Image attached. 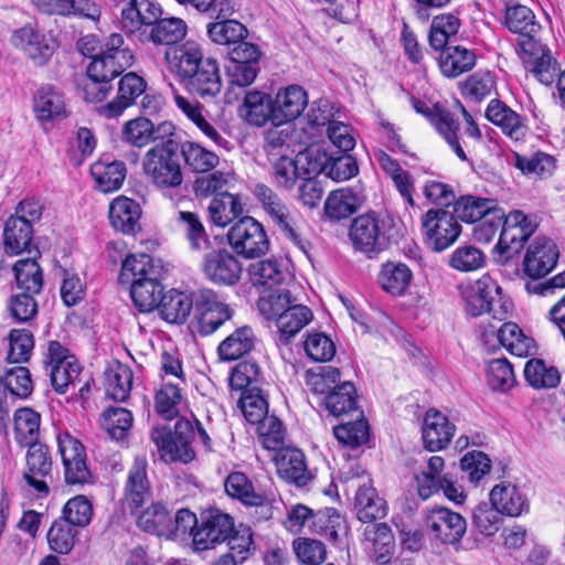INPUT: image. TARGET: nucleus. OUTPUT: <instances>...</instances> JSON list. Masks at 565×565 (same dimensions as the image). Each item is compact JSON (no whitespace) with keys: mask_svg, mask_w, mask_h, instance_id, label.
Segmentation results:
<instances>
[{"mask_svg":"<svg viewBox=\"0 0 565 565\" xmlns=\"http://www.w3.org/2000/svg\"><path fill=\"white\" fill-rule=\"evenodd\" d=\"M307 105L308 94L300 85L279 88L274 98V124L279 126L298 118Z\"/></svg>","mask_w":565,"mask_h":565,"instance_id":"b1692460","label":"nucleus"},{"mask_svg":"<svg viewBox=\"0 0 565 565\" xmlns=\"http://www.w3.org/2000/svg\"><path fill=\"white\" fill-rule=\"evenodd\" d=\"M188 33V25L181 18L158 19L151 26L149 40L156 45L177 46Z\"/></svg>","mask_w":565,"mask_h":565,"instance_id":"49530a36","label":"nucleus"},{"mask_svg":"<svg viewBox=\"0 0 565 565\" xmlns=\"http://www.w3.org/2000/svg\"><path fill=\"white\" fill-rule=\"evenodd\" d=\"M175 224L193 250H203L210 245V237L199 214L190 211H179Z\"/></svg>","mask_w":565,"mask_h":565,"instance_id":"de8ad7c7","label":"nucleus"},{"mask_svg":"<svg viewBox=\"0 0 565 565\" xmlns=\"http://www.w3.org/2000/svg\"><path fill=\"white\" fill-rule=\"evenodd\" d=\"M161 268L147 254L129 255L122 262L119 281L130 285V296L140 312L154 310L163 296Z\"/></svg>","mask_w":565,"mask_h":565,"instance_id":"f03ea898","label":"nucleus"},{"mask_svg":"<svg viewBox=\"0 0 565 565\" xmlns=\"http://www.w3.org/2000/svg\"><path fill=\"white\" fill-rule=\"evenodd\" d=\"M10 43L36 66L45 65L56 49L54 39L43 32L36 23H26L14 30Z\"/></svg>","mask_w":565,"mask_h":565,"instance_id":"9b49d317","label":"nucleus"},{"mask_svg":"<svg viewBox=\"0 0 565 565\" xmlns=\"http://www.w3.org/2000/svg\"><path fill=\"white\" fill-rule=\"evenodd\" d=\"M164 60L190 94L203 100H212L221 94L223 79L218 62L204 56L199 43L186 41L169 49Z\"/></svg>","mask_w":565,"mask_h":565,"instance_id":"f257e3e1","label":"nucleus"},{"mask_svg":"<svg viewBox=\"0 0 565 565\" xmlns=\"http://www.w3.org/2000/svg\"><path fill=\"white\" fill-rule=\"evenodd\" d=\"M231 15L224 18H213V21L206 24L207 38L217 45L233 46L248 35L247 28Z\"/></svg>","mask_w":565,"mask_h":565,"instance_id":"ea45409f","label":"nucleus"},{"mask_svg":"<svg viewBox=\"0 0 565 565\" xmlns=\"http://www.w3.org/2000/svg\"><path fill=\"white\" fill-rule=\"evenodd\" d=\"M502 513L494 497L480 502L473 511V525L486 536L495 534L501 526Z\"/></svg>","mask_w":565,"mask_h":565,"instance_id":"13d9d810","label":"nucleus"},{"mask_svg":"<svg viewBox=\"0 0 565 565\" xmlns=\"http://www.w3.org/2000/svg\"><path fill=\"white\" fill-rule=\"evenodd\" d=\"M535 225L521 211H513L503 216L501 233L495 248L508 258L519 253L527 238L534 233Z\"/></svg>","mask_w":565,"mask_h":565,"instance_id":"2eb2a0df","label":"nucleus"},{"mask_svg":"<svg viewBox=\"0 0 565 565\" xmlns=\"http://www.w3.org/2000/svg\"><path fill=\"white\" fill-rule=\"evenodd\" d=\"M146 87L147 83L141 76L134 72L126 73L119 81L117 97L100 106L98 113L108 119L119 117L145 93Z\"/></svg>","mask_w":565,"mask_h":565,"instance_id":"4be33fe9","label":"nucleus"},{"mask_svg":"<svg viewBox=\"0 0 565 565\" xmlns=\"http://www.w3.org/2000/svg\"><path fill=\"white\" fill-rule=\"evenodd\" d=\"M440 51L438 65L445 77L456 78L471 71L476 65L477 56L472 50L455 45Z\"/></svg>","mask_w":565,"mask_h":565,"instance_id":"c9c22d12","label":"nucleus"},{"mask_svg":"<svg viewBox=\"0 0 565 565\" xmlns=\"http://www.w3.org/2000/svg\"><path fill=\"white\" fill-rule=\"evenodd\" d=\"M35 118L44 126L47 122L60 121L68 117L64 94L53 85H42L33 96Z\"/></svg>","mask_w":565,"mask_h":565,"instance_id":"a211bd4d","label":"nucleus"},{"mask_svg":"<svg viewBox=\"0 0 565 565\" xmlns=\"http://www.w3.org/2000/svg\"><path fill=\"white\" fill-rule=\"evenodd\" d=\"M486 117L511 139L520 140L526 134L527 128L522 117L499 99L489 103Z\"/></svg>","mask_w":565,"mask_h":565,"instance_id":"72a5a7b5","label":"nucleus"},{"mask_svg":"<svg viewBox=\"0 0 565 565\" xmlns=\"http://www.w3.org/2000/svg\"><path fill=\"white\" fill-rule=\"evenodd\" d=\"M179 385V383L167 382L156 393L154 408L164 419H172L179 414V406L183 398Z\"/></svg>","mask_w":565,"mask_h":565,"instance_id":"680f3d73","label":"nucleus"},{"mask_svg":"<svg viewBox=\"0 0 565 565\" xmlns=\"http://www.w3.org/2000/svg\"><path fill=\"white\" fill-rule=\"evenodd\" d=\"M445 460L440 456H433L427 463V470L417 475L418 494H458L455 483L447 476H441Z\"/></svg>","mask_w":565,"mask_h":565,"instance_id":"c756f323","label":"nucleus"},{"mask_svg":"<svg viewBox=\"0 0 565 565\" xmlns=\"http://www.w3.org/2000/svg\"><path fill=\"white\" fill-rule=\"evenodd\" d=\"M460 25L459 18L452 13H443L434 17L428 34L430 47L435 51L447 47L450 38L458 33Z\"/></svg>","mask_w":565,"mask_h":565,"instance_id":"4d7b16f0","label":"nucleus"},{"mask_svg":"<svg viewBox=\"0 0 565 565\" xmlns=\"http://www.w3.org/2000/svg\"><path fill=\"white\" fill-rule=\"evenodd\" d=\"M315 149H307L300 152L295 159L281 156L271 166V177L278 188L290 190L295 186L298 179L306 175H313L307 172V168L313 162Z\"/></svg>","mask_w":565,"mask_h":565,"instance_id":"6ab92c4d","label":"nucleus"},{"mask_svg":"<svg viewBox=\"0 0 565 565\" xmlns=\"http://www.w3.org/2000/svg\"><path fill=\"white\" fill-rule=\"evenodd\" d=\"M193 436V424L186 418H179L173 430L167 425L156 426L150 435L163 460H178L184 463L192 461L195 457L191 446Z\"/></svg>","mask_w":565,"mask_h":565,"instance_id":"20e7f679","label":"nucleus"},{"mask_svg":"<svg viewBox=\"0 0 565 565\" xmlns=\"http://www.w3.org/2000/svg\"><path fill=\"white\" fill-rule=\"evenodd\" d=\"M136 61L134 51L121 33L103 38L100 51L90 61V72L97 78H116L130 68Z\"/></svg>","mask_w":565,"mask_h":565,"instance_id":"39448f33","label":"nucleus"},{"mask_svg":"<svg viewBox=\"0 0 565 565\" xmlns=\"http://www.w3.org/2000/svg\"><path fill=\"white\" fill-rule=\"evenodd\" d=\"M161 8L151 0H130L121 11L122 28L134 33L142 25H150L160 18Z\"/></svg>","mask_w":565,"mask_h":565,"instance_id":"f704fd0d","label":"nucleus"},{"mask_svg":"<svg viewBox=\"0 0 565 565\" xmlns=\"http://www.w3.org/2000/svg\"><path fill=\"white\" fill-rule=\"evenodd\" d=\"M234 531L231 515L218 509H207L200 515V526L194 533V550L206 551L226 541Z\"/></svg>","mask_w":565,"mask_h":565,"instance_id":"4468645a","label":"nucleus"},{"mask_svg":"<svg viewBox=\"0 0 565 565\" xmlns=\"http://www.w3.org/2000/svg\"><path fill=\"white\" fill-rule=\"evenodd\" d=\"M78 532L66 521H55L47 532V543L52 551L57 554H68L76 542Z\"/></svg>","mask_w":565,"mask_h":565,"instance_id":"69168bd1","label":"nucleus"},{"mask_svg":"<svg viewBox=\"0 0 565 565\" xmlns=\"http://www.w3.org/2000/svg\"><path fill=\"white\" fill-rule=\"evenodd\" d=\"M207 211L213 224L225 227L239 217L244 209L238 195L221 192L212 199Z\"/></svg>","mask_w":565,"mask_h":565,"instance_id":"a18cd8bd","label":"nucleus"},{"mask_svg":"<svg viewBox=\"0 0 565 565\" xmlns=\"http://www.w3.org/2000/svg\"><path fill=\"white\" fill-rule=\"evenodd\" d=\"M427 526L441 543L455 544L466 533L467 523L459 513L447 508H437L428 514Z\"/></svg>","mask_w":565,"mask_h":565,"instance_id":"412c9836","label":"nucleus"},{"mask_svg":"<svg viewBox=\"0 0 565 565\" xmlns=\"http://www.w3.org/2000/svg\"><path fill=\"white\" fill-rule=\"evenodd\" d=\"M465 309L471 317L486 312L497 315L495 305L501 302V287L490 275H482L465 292Z\"/></svg>","mask_w":565,"mask_h":565,"instance_id":"dca6fc26","label":"nucleus"},{"mask_svg":"<svg viewBox=\"0 0 565 565\" xmlns=\"http://www.w3.org/2000/svg\"><path fill=\"white\" fill-rule=\"evenodd\" d=\"M205 278L220 286H233L241 279L243 265L237 256L227 248L207 252L202 259Z\"/></svg>","mask_w":565,"mask_h":565,"instance_id":"f8f14e48","label":"nucleus"},{"mask_svg":"<svg viewBox=\"0 0 565 565\" xmlns=\"http://www.w3.org/2000/svg\"><path fill=\"white\" fill-rule=\"evenodd\" d=\"M239 115L248 124L257 127L264 126L269 120L274 122V99L266 93L250 90L244 97Z\"/></svg>","mask_w":565,"mask_h":565,"instance_id":"e433bc0d","label":"nucleus"},{"mask_svg":"<svg viewBox=\"0 0 565 565\" xmlns=\"http://www.w3.org/2000/svg\"><path fill=\"white\" fill-rule=\"evenodd\" d=\"M198 331L202 335L215 332L233 316V309L222 301L212 289L196 290Z\"/></svg>","mask_w":565,"mask_h":565,"instance_id":"ddd939ff","label":"nucleus"},{"mask_svg":"<svg viewBox=\"0 0 565 565\" xmlns=\"http://www.w3.org/2000/svg\"><path fill=\"white\" fill-rule=\"evenodd\" d=\"M90 175L99 191L109 193L121 188L127 175V168L122 161L100 159L92 164Z\"/></svg>","mask_w":565,"mask_h":565,"instance_id":"4c0bfd02","label":"nucleus"},{"mask_svg":"<svg viewBox=\"0 0 565 565\" xmlns=\"http://www.w3.org/2000/svg\"><path fill=\"white\" fill-rule=\"evenodd\" d=\"M56 440L64 465L66 483L71 486L94 483V477L86 466V452L83 444L66 430L60 431Z\"/></svg>","mask_w":565,"mask_h":565,"instance_id":"6e6552de","label":"nucleus"},{"mask_svg":"<svg viewBox=\"0 0 565 565\" xmlns=\"http://www.w3.org/2000/svg\"><path fill=\"white\" fill-rule=\"evenodd\" d=\"M185 166L195 173H206L220 164V157L213 150L196 141L186 140L180 146Z\"/></svg>","mask_w":565,"mask_h":565,"instance_id":"c03bdc74","label":"nucleus"},{"mask_svg":"<svg viewBox=\"0 0 565 565\" xmlns=\"http://www.w3.org/2000/svg\"><path fill=\"white\" fill-rule=\"evenodd\" d=\"M40 429V415L31 408H20L14 414V433L22 445L36 441Z\"/></svg>","mask_w":565,"mask_h":565,"instance_id":"774afa93","label":"nucleus"},{"mask_svg":"<svg viewBox=\"0 0 565 565\" xmlns=\"http://www.w3.org/2000/svg\"><path fill=\"white\" fill-rule=\"evenodd\" d=\"M145 504L143 497H134L130 508L137 515L138 525L150 533L162 535L171 531V519L167 508L160 502H152L143 510L139 511Z\"/></svg>","mask_w":565,"mask_h":565,"instance_id":"bb28decb","label":"nucleus"},{"mask_svg":"<svg viewBox=\"0 0 565 565\" xmlns=\"http://www.w3.org/2000/svg\"><path fill=\"white\" fill-rule=\"evenodd\" d=\"M248 275L252 285L263 291L275 289L284 284L288 277L282 265L276 259H264L250 264Z\"/></svg>","mask_w":565,"mask_h":565,"instance_id":"58836bf2","label":"nucleus"},{"mask_svg":"<svg viewBox=\"0 0 565 565\" xmlns=\"http://www.w3.org/2000/svg\"><path fill=\"white\" fill-rule=\"evenodd\" d=\"M173 99L178 109L181 110L186 118L191 120L195 127L216 147L225 150H230L232 148L231 141L227 140L217 130V128L209 121L204 106L200 102L182 96L179 93H174Z\"/></svg>","mask_w":565,"mask_h":565,"instance_id":"5701e85b","label":"nucleus"},{"mask_svg":"<svg viewBox=\"0 0 565 565\" xmlns=\"http://www.w3.org/2000/svg\"><path fill=\"white\" fill-rule=\"evenodd\" d=\"M109 221L116 231L135 234L140 231L141 207L139 203L127 196L114 199L109 205Z\"/></svg>","mask_w":565,"mask_h":565,"instance_id":"473e14b6","label":"nucleus"},{"mask_svg":"<svg viewBox=\"0 0 565 565\" xmlns=\"http://www.w3.org/2000/svg\"><path fill=\"white\" fill-rule=\"evenodd\" d=\"M362 205V199L350 189L332 191L324 202V213L334 221L352 215Z\"/></svg>","mask_w":565,"mask_h":565,"instance_id":"8fccbe9b","label":"nucleus"},{"mask_svg":"<svg viewBox=\"0 0 565 565\" xmlns=\"http://www.w3.org/2000/svg\"><path fill=\"white\" fill-rule=\"evenodd\" d=\"M456 427L437 409L427 411L423 424V441L429 451H438L448 446Z\"/></svg>","mask_w":565,"mask_h":565,"instance_id":"a878e982","label":"nucleus"},{"mask_svg":"<svg viewBox=\"0 0 565 565\" xmlns=\"http://www.w3.org/2000/svg\"><path fill=\"white\" fill-rule=\"evenodd\" d=\"M132 372L121 363L108 367L105 372V388L107 395L117 402H125L131 391Z\"/></svg>","mask_w":565,"mask_h":565,"instance_id":"5fc2aeb1","label":"nucleus"},{"mask_svg":"<svg viewBox=\"0 0 565 565\" xmlns=\"http://www.w3.org/2000/svg\"><path fill=\"white\" fill-rule=\"evenodd\" d=\"M324 405L329 413L335 417L356 411V390L353 383L347 381L334 386L324 396Z\"/></svg>","mask_w":565,"mask_h":565,"instance_id":"864d4df0","label":"nucleus"},{"mask_svg":"<svg viewBox=\"0 0 565 565\" xmlns=\"http://www.w3.org/2000/svg\"><path fill=\"white\" fill-rule=\"evenodd\" d=\"M413 271L403 263L387 262L382 265L379 274V284L382 289L392 296H403L411 287Z\"/></svg>","mask_w":565,"mask_h":565,"instance_id":"37998d69","label":"nucleus"},{"mask_svg":"<svg viewBox=\"0 0 565 565\" xmlns=\"http://www.w3.org/2000/svg\"><path fill=\"white\" fill-rule=\"evenodd\" d=\"M256 337L248 326L237 328L217 348L222 361H235L248 354L255 347Z\"/></svg>","mask_w":565,"mask_h":565,"instance_id":"79ce46f5","label":"nucleus"},{"mask_svg":"<svg viewBox=\"0 0 565 565\" xmlns=\"http://www.w3.org/2000/svg\"><path fill=\"white\" fill-rule=\"evenodd\" d=\"M364 544L379 565L390 563L395 542L391 527L386 523L367 524L364 529Z\"/></svg>","mask_w":565,"mask_h":565,"instance_id":"cd10ccee","label":"nucleus"},{"mask_svg":"<svg viewBox=\"0 0 565 565\" xmlns=\"http://www.w3.org/2000/svg\"><path fill=\"white\" fill-rule=\"evenodd\" d=\"M33 227L19 217H8L2 233V246L6 255L18 256L21 254L41 257L38 245L33 242Z\"/></svg>","mask_w":565,"mask_h":565,"instance_id":"f3484780","label":"nucleus"},{"mask_svg":"<svg viewBox=\"0 0 565 565\" xmlns=\"http://www.w3.org/2000/svg\"><path fill=\"white\" fill-rule=\"evenodd\" d=\"M505 25L520 35H536L541 25L536 21L533 11L522 4L509 7L505 11Z\"/></svg>","mask_w":565,"mask_h":565,"instance_id":"052dcab7","label":"nucleus"},{"mask_svg":"<svg viewBox=\"0 0 565 565\" xmlns=\"http://www.w3.org/2000/svg\"><path fill=\"white\" fill-rule=\"evenodd\" d=\"M142 170L149 182L160 191L174 190L183 183V171L175 141L163 140L143 156Z\"/></svg>","mask_w":565,"mask_h":565,"instance_id":"7ed1b4c3","label":"nucleus"},{"mask_svg":"<svg viewBox=\"0 0 565 565\" xmlns=\"http://www.w3.org/2000/svg\"><path fill=\"white\" fill-rule=\"evenodd\" d=\"M311 319V310L303 305L296 303L294 300L276 320V323L280 334L289 339L307 326Z\"/></svg>","mask_w":565,"mask_h":565,"instance_id":"bf43d9fd","label":"nucleus"},{"mask_svg":"<svg viewBox=\"0 0 565 565\" xmlns=\"http://www.w3.org/2000/svg\"><path fill=\"white\" fill-rule=\"evenodd\" d=\"M333 434L340 443L351 448L372 446V441L369 440V424L364 418L338 425L333 428Z\"/></svg>","mask_w":565,"mask_h":565,"instance_id":"0e129e2a","label":"nucleus"},{"mask_svg":"<svg viewBox=\"0 0 565 565\" xmlns=\"http://www.w3.org/2000/svg\"><path fill=\"white\" fill-rule=\"evenodd\" d=\"M269 291L259 297L257 308L267 320L276 321L295 299L291 297L290 291L286 289H273Z\"/></svg>","mask_w":565,"mask_h":565,"instance_id":"338daca9","label":"nucleus"},{"mask_svg":"<svg viewBox=\"0 0 565 565\" xmlns=\"http://www.w3.org/2000/svg\"><path fill=\"white\" fill-rule=\"evenodd\" d=\"M254 194L279 231L294 244L303 248L298 232L297 215L289 210L280 196L271 188L263 183L255 185Z\"/></svg>","mask_w":565,"mask_h":565,"instance_id":"1a4fd4ad","label":"nucleus"},{"mask_svg":"<svg viewBox=\"0 0 565 565\" xmlns=\"http://www.w3.org/2000/svg\"><path fill=\"white\" fill-rule=\"evenodd\" d=\"M132 414L124 407H108L100 416V425L116 439H124L132 425Z\"/></svg>","mask_w":565,"mask_h":565,"instance_id":"e2e57ef3","label":"nucleus"},{"mask_svg":"<svg viewBox=\"0 0 565 565\" xmlns=\"http://www.w3.org/2000/svg\"><path fill=\"white\" fill-rule=\"evenodd\" d=\"M558 249L550 238H536L527 248L524 257L525 274L537 279L547 275L557 264Z\"/></svg>","mask_w":565,"mask_h":565,"instance_id":"aec40b11","label":"nucleus"},{"mask_svg":"<svg viewBox=\"0 0 565 565\" xmlns=\"http://www.w3.org/2000/svg\"><path fill=\"white\" fill-rule=\"evenodd\" d=\"M278 475L289 483L306 486L311 479L305 455L297 448H282L275 457Z\"/></svg>","mask_w":565,"mask_h":565,"instance_id":"c85d7f7f","label":"nucleus"},{"mask_svg":"<svg viewBox=\"0 0 565 565\" xmlns=\"http://www.w3.org/2000/svg\"><path fill=\"white\" fill-rule=\"evenodd\" d=\"M313 149V162H311L312 164L307 168V172L313 174L323 173L337 182L349 180L358 174L359 167L353 157L340 156L331 158L319 148Z\"/></svg>","mask_w":565,"mask_h":565,"instance_id":"393cba45","label":"nucleus"},{"mask_svg":"<svg viewBox=\"0 0 565 565\" xmlns=\"http://www.w3.org/2000/svg\"><path fill=\"white\" fill-rule=\"evenodd\" d=\"M428 115L431 125L444 137L457 157L460 160L466 161L467 154L462 149L458 137L460 125L458 120L455 119L454 115L448 110L437 107L435 108V111H430Z\"/></svg>","mask_w":565,"mask_h":565,"instance_id":"09e8293b","label":"nucleus"},{"mask_svg":"<svg viewBox=\"0 0 565 565\" xmlns=\"http://www.w3.org/2000/svg\"><path fill=\"white\" fill-rule=\"evenodd\" d=\"M226 237L233 252L246 259L264 256L270 247L263 224L252 216H243L236 221Z\"/></svg>","mask_w":565,"mask_h":565,"instance_id":"423d86ee","label":"nucleus"},{"mask_svg":"<svg viewBox=\"0 0 565 565\" xmlns=\"http://www.w3.org/2000/svg\"><path fill=\"white\" fill-rule=\"evenodd\" d=\"M497 339L511 354L520 358L527 356L534 349L533 339L526 337L514 322L503 323L497 331Z\"/></svg>","mask_w":565,"mask_h":565,"instance_id":"603ef678","label":"nucleus"},{"mask_svg":"<svg viewBox=\"0 0 565 565\" xmlns=\"http://www.w3.org/2000/svg\"><path fill=\"white\" fill-rule=\"evenodd\" d=\"M40 257L31 255L17 260L12 266L15 285L21 292L40 294L44 286L43 270L38 262Z\"/></svg>","mask_w":565,"mask_h":565,"instance_id":"a19ab883","label":"nucleus"},{"mask_svg":"<svg viewBox=\"0 0 565 565\" xmlns=\"http://www.w3.org/2000/svg\"><path fill=\"white\" fill-rule=\"evenodd\" d=\"M422 227L427 246L440 253L459 238L461 225L455 214L446 209H430L422 216Z\"/></svg>","mask_w":565,"mask_h":565,"instance_id":"0eeeda50","label":"nucleus"},{"mask_svg":"<svg viewBox=\"0 0 565 565\" xmlns=\"http://www.w3.org/2000/svg\"><path fill=\"white\" fill-rule=\"evenodd\" d=\"M196 306V291L186 294L177 289L164 292L156 308L160 317L169 323H183Z\"/></svg>","mask_w":565,"mask_h":565,"instance_id":"7c9ffc66","label":"nucleus"},{"mask_svg":"<svg viewBox=\"0 0 565 565\" xmlns=\"http://www.w3.org/2000/svg\"><path fill=\"white\" fill-rule=\"evenodd\" d=\"M524 379L535 390H548L556 387L561 382L557 367L547 365L541 359H531L524 365Z\"/></svg>","mask_w":565,"mask_h":565,"instance_id":"3c124183","label":"nucleus"},{"mask_svg":"<svg viewBox=\"0 0 565 565\" xmlns=\"http://www.w3.org/2000/svg\"><path fill=\"white\" fill-rule=\"evenodd\" d=\"M29 447L26 452V465L29 471L24 478L34 490L43 493L49 492V487L44 480L36 477H45L51 472L52 458L47 446L33 441L26 445Z\"/></svg>","mask_w":565,"mask_h":565,"instance_id":"2f4dec72","label":"nucleus"},{"mask_svg":"<svg viewBox=\"0 0 565 565\" xmlns=\"http://www.w3.org/2000/svg\"><path fill=\"white\" fill-rule=\"evenodd\" d=\"M386 224L376 213L370 212L353 218L349 236L355 249L376 254L387 245Z\"/></svg>","mask_w":565,"mask_h":565,"instance_id":"9d476101","label":"nucleus"},{"mask_svg":"<svg viewBox=\"0 0 565 565\" xmlns=\"http://www.w3.org/2000/svg\"><path fill=\"white\" fill-rule=\"evenodd\" d=\"M495 210L497 207L493 200L467 195L455 200L452 213L458 221L461 220L467 223H475Z\"/></svg>","mask_w":565,"mask_h":565,"instance_id":"6e6d98bb","label":"nucleus"}]
</instances>
